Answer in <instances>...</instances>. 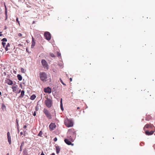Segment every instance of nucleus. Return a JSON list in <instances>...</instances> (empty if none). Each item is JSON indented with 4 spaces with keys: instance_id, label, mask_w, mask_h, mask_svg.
<instances>
[{
    "instance_id": "a211bd4d",
    "label": "nucleus",
    "mask_w": 155,
    "mask_h": 155,
    "mask_svg": "<svg viewBox=\"0 0 155 155\" xmlns=\"http://www.w3.org/2000/svg\"><path fill=\"white\" fill-rule=\"evenodd\" d=\"M10 46V44L9 43H8L6 47L5 48V49L6 51H8L9 49L8 48V47H9Z\"/></svg>"
},
{
    "instance_id": "ea45409f",
    "label": "nucleus",
    "mask_w": 155,
    "mask_h": 155,
    "mask_svg": "<svg viewBox=\"0 0 155 155\" xmlns=\"http://www.w3.org/2000/svg\"><path fill=\"white\" fill-rule=\"evenodd\" d=\"M23 155H27V152L24 153L23 154Z\"/></svg>"
},
{
    "instance_id": "37998d69",
    "label": "nucleus",
    "mask_w": 155,
    "mask_h": 155,
    "mask_svg": "<svg viewBox=\"0 0 155 155\" xmlns=\"http://www.w3.org/2000/svg\"><path fill=\"white\" fill-rule=\"evenodd\" d=\"M41 155H45V154L43 153V152H42V153H41Z\"/></svg>"
},
{
    "instance_id": "7c9ffc66",
    "label": "nucleus",
    "mask_w": 155,
    "mask_h": 155,
    "mask_svg": "<svg viewBox=\"0 0 155 155\" xmlns=\"http://www.w3.org/2000/svg\"><path fill=\"white\" fill-rule=\"evenodd\" d=\"M18 47H23V45L21 44H19L18 45Z\"/></svg>"
},
{
    "instance_id": "e433bc0d",
    "label": "nucleus",
    "mask_w": 155,
    "mask_h": 155,
    "mask_svg": "<svg viewBox=\"0 0 155 155\" xmlns=\"http://www.w3.org/2000/svg\"><path fill=\"white\" fill-rule=\"evenodd\" d=\"M35 97H30V99L31 100H34Z\"/></svg>"
},
{
    "instance_id": "4be33fe9",
    "label": "nucleus",
    "mask_w": 155,
    "mask_h": 155,
    "mask_svg": "<svg viewBox=\"0 0 155 155\" xmlns=\"http://www.w3.org/2000/svg\"><path fill=\"white\" fill-rule=\"evenodd\" d=\"M12 89L13 91L15 92L17 91V87L16 86H13L12 87Z\"/></svg>"
},
{
    "instance_id": "58836bf2",
    "label": "nucleus",
    "mask_w": 155,
    "mask_h": 155,
    "mask_svg": "<svg viewBox=\"0 0 155 155\" xmlns=\"http://www.w3.org/2000/svg\"><path fill=\"white\" fill-rule=\"evenodd\" d=\"M27 127V126L26 125H24V127H23V128L25 129H26Z\"/></svg>"
},
{
    "instance_id": "f3484780",
    "label": "nucleus",
    "mask_w": 155,
    "mask_h": 155,
    "mask_svg": "<svg viewBox=\"0 0 155 155\" xmlns=\"http://www.w3.org/2000/svg\"><path fill=\"white\" fill-rule=\"evenodd\" d=\"M60 107L61 109L62 110H63V104H62V99L61 98L60 101Z\"/></svg>"
},
{
    "instance_id": "cd10ccee",
    "label": "nucleus",
    "mask_w": 155,
    "mask_h": 155,
    "mask_svg": "<svg viewBox=\"0 0 155 155\" xmlns=\"http://www.w3.org/2000/svg\"><path fill=\"white\" fill-rule=\"evenodd\" d=\"M24 91H22L21 93V95L22 96H24Z\"/></svg>"
},
{
    "instance_id": "8fccbe9b",
    "label": "nucleus",
    "mask_w": 155,
    "mask_h": 155,
    "mask_svg": "<svg viewBox=\"0 0 155 155\" xmlns=\"http://www.w3.org/2000/svg\"><path fill=\"white\" fill-rule=\"evenodd\" d=\"M1 95V92H0V96Z\"/></svg>"
},
{
    "instance_id": "c756f323",
    "label": "nucleus",
    "mask_w": 155,
    "mask_h": 155,
    "mask_svg": "<svg viewBox=\"0 0 155 155\" xmlns=\"http://www.w3.org/2000/svg\"><path fill=\"white\" fill-rule=\"evenodd\" d=\"M22 34L21 33H19L18 34V36L19 37H21L22 36Z\"/></svg>"
},
{
    "instance_id": "4468645a",
    "label": "nucleus",
    "mask_w": 155,
    "mask_h": 155,
    "mask_svg": "<svg viewBox=\"0 0 155 155\" xmlns=\"http://www.w3.org/2000/svg\"><path fill=\"white\" fill-rule=\"evenodd\" d=\"M5 82L8 84L12 85L13 84V82L12 81L9 79H7L5 80Z\"/></svg>"
},
{
    "instance_id": "79ce46f5",
    "label": "nucleus",
    "mask_w": 155,
    "mask_h": 155,
    "mask_svg": "<svg viewBox=\"0 0 155 155\" xmlns=\"http://www.w3.org/2000/svg\"><path fill=\"white\" fill-rule=\"evenodd\" d=\"M31 97H36L35 95H32Z\"/></svg>"
},
{
    "instance_id": "5701e85b",
    "label": "nucleus",
    "mask_w": 155,
    "mask_h": 155,
    "mask_svg": "<svg viewBox=\"0 0 155 155\" xmlns=\"http://www.w3.org/2000/svg\"><path fill=\"white\" fill-rule=\"evenodd\" d=\"M42 132L41 131L39 132V134H38V136H39L41 137H42Z\"/></svg>"
},
{
    "instance_id": "a18cd8bd",
    "label": "nucleus",
    "mask_w": 155,
    "mask_h": 155,
    "mask_svg": "<svg viewBox=\"0 0 155 155\" xmlns=\"http://www.w3.org/2000/svg\"><path fill=\"white\" fill-rule=\"evenodd\" d=\"M20 135H22L23 134V133H22V132H21L20 133Z\"/></svg>"
},
{
    "instance_id": "603ef678",
    "label": "nucleus",
    "mask_w": 155,
    "mask_h": 155,
    "mask_svg": "<svg viewBox=\"0 0 155 155\" xmlns=\"http://www.w3.org/2000/svg\"><path fill=\"white\" fill-rule=\"evenodd\" d=\"M26 51H28L27 49H26Z\"/></svg>"
},
{
    "instance_id": "aec40b11",
    "label": "nucleus",
    "mask_w": 155,
    "mask_h": 155,
    "mask_svg": "<svg viewBox=\"0 0 155 155\" xmlns=\"http://www.w3.org/2000/svg\"><path fill=\"white\" fill-rule=\"evenodd\" d=\"M17 77L18 80L19 81H21L22 79V77L21 75L20 74H18L17 75Z\"/></svg>"
},
{
    "instance_id": "72a5a7b5",
    "label": "nucleus",
    "mask_w": 155,
    "mask_h": 155,
    "mask_svg": "<svg viewBox=\"0 0 155 155\" xmlns=\"http://www.w3.org/2000/svg\"><path fill=\"white\" fill-rule=\"evenodd\" d=\"M16 21L19 24H20L19 22V21L18 20V18H17L16 19Z\"/></svg>"
},
{
    "instance_id": "de8ad7c7",
    "label": "nucleus",
    "mask_w": 155,
    "mask_h": 155,
    "mask_svg": "<svg viewBox=\"0 0 155 155\" xmlns=\"http://www.w3.org/2000/svg\"><path fill=\"white\" fill-rule=\"evenodd\" d=\"M2 34L0 33V36H2Z\"/></svg>"
},
{
    "instance_id": "b1692460",
    "label": "nucleus",
    "mask_w": 155,
    "mask_h": 155,
    "mask_svg": "<svg viewBox=\"0 0 155 155\" xmlns=\"http://www.w3.org/2000/svg\"><path fill=\"white\" fill-rule=\"evenodd\" d=\"M1 41L3 42H6L7 41V40L6 38H4L1 40Z\"/></svg>"
},
{
    "instance_id": "9d476101",
    "label": "nucleus",
    "mask_w": 155,
    "mask_h": 155,
    "mask_svg": "<svg viewBox=\"0 0 155 155\" xmlns=\"http://www.w3.org/2000/svg\"><path fill=\"white\" fill-rule=\"evenodd\" d=\"M7 136L9 143V144H11V137L10 136V132H7Z\"/></svg>"
},
{
    "instance_id": "c85d7f7f",
    "label": "nucleus",
    "mask_w": 155,
    "mask_h": 155,
    "mask_svg": "<svg viewBox=\"0 0 155 155\" xmlns=\"http://www.w3.org/2000/svg\"><path fill=\"white\" fill-rule=\"evenodd\" d=\"M60 80L61 82L62 83V84L63 85H66V84L63 82V81L61 78H60Z\"/></svg>"
},
{
    "instance_id": "ddd939ff",
    "label": "nucleus",
    "mask_w": 155,
    "mask_h": 155,
    "mask_svg": "<svg viewBox=\"0 0 155 155\" xmlns=\"http://www.w3.org/2000/svg\"><path fill=\"white\" fill-rule=\"evenodd\" d=\"M64 141L68 145H71L72 146L74 145L73 143H72L71 142L67 139H65Z\"/></svg>"
},
{
    "instance_id": "49530a36",
    "label": "nucleus",
    "mask_w": 155,
    "mask_h": 155,
    "mask_svg": "<svg viewBox=\"0 0 155 155\" xmlns=\"http://www.w3.org/2000/svg\"><path fill=\"white\" fill-rule=\"evenodd\" d=\"M51 155H55L54 153H53L51 154Z\"/></svg>"
},
{
    "instance_id": "1a4fd4ad",
    "label": "nucleus",
    "mask_w": 155,
    "mask_h": 155,
    "mask_svg": "<svg viewBox=\"0 0 155 155\" xmlns=\"http://www.w3.org/2000/svg\"><path fill=\"white\" fill-rule=\"evenodd\" d=\"M154 127L153 124H146L144 126L143 129L144 130L146 128L149 129L150 128H153Z\"/></svg>"
},
{
    "instance_id": "a19ab883",
    "label": "nucleus",
    "mask_w": 155,
    "mask_h": 155,
    "mask_svg": "<svg viewBox=\"0 0 155 155\" xmlns=\"http://www.w3.org/2000/svg\"><path fill=\"white\" fill-rule=\"evenodd\" d=\"M2 13V10L1 9V8H0V14H1Z\"/></svg>"
},
{
    "instance_id": "f704fd0d",
    "label": "nucleus",
    "mask_w": 155,
    "mask_h": 155,
    "mask_svg": "<svg viewBox=\"0 0 155 155\" xmlns=\"http://www.w3.org/2000/svg\"><path fill=\"white\" fill-rule=\"evenodd\" d=\"M33 115L34 116H36V112L35 111L34 113H33Z\"/></svg>"
},
{
    "instance_id": "f257e3e1",
    "label": "nucleus",
    "mask_w": 155,
    "mask_h": 155,
    "mask_svg": "<svg viewBox=\"0 0 155 155\" xmlns=\"http://www.w3.org/2000/svg\"><path fill=\"white\" fill-rule=\"evenodd\" d=\"M68 134L70 135V137L71 138H75L76 137V133L73 129H69L68 131Z\"/></svg>"
},
{
    "instance_id": "2eb2a0df",
    "label": "nucleus",
    "mask_w": 155,
    "mask_h": 155,
    "mask_svg": "<svg viewBox=\"0 0 155 155\" xmlns=\"http://www.w3.org/2000/svg\"><path fill=\"white\" fill-rule=\"evenodd\" d=\"M32 44L31 45V48H33L35 46V41H34V38L32 36Z\"/></svg>"
},
{
    "instance_id": "3c124183",
    "label": "nucleus",
    "mask_w": 155,
    "mask_h": 155,
    "mask_svg": "<svg viewBox=\"0 0 155 155\" xmlns=\"http://www.w3.org/2000/svg\"><path fill=\"white\" fill-rule=\"evenodd\" d=\"M6 155H9V153H8Z\"/></svg>"
},
{
    "instance_id": "9b49d317",
    "label": "nucleus",
    "mask_w": 155,
    "mask_h": 155,
    "mask_svg": "<svg viewBox=\"0 0 155 155\" xmlns=\"http://www.w3.org/2000/svg\"><path fill=\"white\" fill-rule=\"evenodd\" d=\"M44 91L45 93H50L51 92V89L49 87H48L44 89Z\"/></svg>"
},
{
    "instance_id": "412c9836",
    "label": "nucleus",
    "mask_w": 155,
    "mask_h": 155,
    "mask_svg": "<svg viewBox=\"0 0 155 155\" xmlns=\"http://www.w3.org/2000/svg\"><path fill=\"white\" fill-rule=\"evenodd\" d=\"M5 17H6V20L8 16H7V10L6 8V6H5Z\"/></svg>"
},
{
    "instance_id": "a878e982",
    "label": "nucleus",
    "mask_w": 155,
    "mask_h": 155,
    "mask_svg": "<svg viewBox=\"0 0 155 155\" xmlns=\"http://www.w3.org/2000/svg\"><path fill=\"white\" fill-rule=\"evenodd\" d=\"M2 45L3 47L5 48V46L6 45V43L2 42Z\"/></svg>"
},
{
    "instance_id": "c9c22d12",
    "label": "nucleus",
    "mask_w": 155,
    "mask_h": 155,
    "mask_svg": "<svg viewBox=\"0 0 155 155\" xmlns=\"http://www.w3.org/2000/svg\"><path fill=\"white\" fill-rule=\"evenodd\" d=\"M51 55L52 57H55L54 55L53 54H51Z\"/></svg>"
},
{
    "instance_id": "dca6fc26",
    "label": "nucleus",
    "mask_w": 155,
    "mask_h": 155,
    "mask_svg": "<svg viewBox=\"0 0 155 155\" xmlns=\"http://www.w3.org/2000/svg\"><path fill=\"white\" fill-rule=\"evenodd\" d=\"M56 153L58 154L60 151V149L58 146H56L55 147Z\"/></svg>"
},
{
    "instance_id": "6ab92c4d",
    "label": "nucleus",
    "mask_w": 155,
    "mask_h": 155,
    "mask_svg": "<svg viewBox=\"0 0 155 155\" xmlns=\"http://www.w3.org/2000/svg\"><path fill=\"white\" fill-rule=\"evenodd\" d=\"M16 123L17 124V127L18 130V131H19V124H18V120L16 119Z\"/></svg>"
},
{
    "instance_id": "f8f14e48",
    "label": "nucleus",
    "mask_w": 155,
    "mask_h": 155,
    "mask_svg": "<svg viewBox=\"0 0 155 155\" xmlns=\"http://www.w3.org/2000/svg\"><path fill=\"white\" fill-rule=\"evenodd\" d=\"M154 131L153 130L149 131V130H146L145 131V134L147 135H150L153 134Z\"/></svg>"
},
{
    "instance_id": "39448f33",
    "label": "nucleus",
    "mask_w": 155,
    "mask_h": 155,
    "mask_svg": "<svg viewBox=\"0 0 155 155\" xmlns=\"http://www.w3.org/2000/svg\"><path fill=\"white\" fill-rule=\"evenodd\" d=\"M45 103L46 106L48 108L51 107L52 106L51 101L48 99V97H47V100L45 101Z\"/></svg>"
},
{
    "instance_id": "6e6552de",
    "label": "nucleus",
    "mask_w": 155,
    "mask_h": 155,
    "mask_svg": "<svg viewBox=\"0 0 155 155\" xmlns=\"http://www.w3.org/2000/svg\"><path fill=\"white\" fill-rule=\"evenodd\" d=\"M56 126L54 124L51 123L49 126V128L50 130H52L55 128Z\"/></svg>"
},
{
    "instance_id": "09e8293b",
    "label": "nucleus",
    "mask_w": 155,
    "mask_h": 155,
    "mask_svg": "<svg viewBox=\"0 0 155 155\" xmlns=\"http://www.w3.org/2000/svg\"><path fill=\"white\" fill-rule=\"evenodd\" d=\"M80 109V107H77V109Z\"/></svg>"
},
{
    "instance_id": "393cba45",
    "label": "nucleus",
    "mask_w": 155,
    "mask_h": 155,
    "mask_svg": "<svg viewBox=\"0 0 155 155\" xmlns=\"http://www.w3.org/2000/svg\"><path fill=\"white\" fill-rule=\"evenodd\" d=\"M2 110H4V109H5L6 107L5 105H4L3 104L2 105Z\"/></svg>"
},
{
    "instance_id": "4c0bfd02",
    "label": "nucleus",
    "mask_w": 155,
    "mask_h": 155,
    "mask_svg": "<svg viewBox=\"0 0 155 155\" xmlns=\"http://www.w3.org/2000/svg\"><path fill=\"white\" fill-rule=\"evenodd\" d=\"M61 55V54L60 53H58V56H60Z\"/></svg>"
},
{
    "instance_id": "bb28decb",
    "label": "nucleus",
    "mask_w": 155,
    "mask_h": 155,
    "mask_svg": "<svg viewBox=\"0 0 155 155\" xmlns=\"http://www.w3.org/2000/svg\"><path fill=\"white\" fill-rule=\"evenodd\" d=\"M21 71L23 73H24L25 72V69L23 68H21Z\"/></svg>"
},
{
    "instance_id": "2f4dec72",
    "label": "nucleus",
    "mask_w": 155,
    "mask_h": 155,
    "mask_svg": "<svg viewBox=\"0 0 155 155\" xmlns=\"http://www.w3.org/2000/svg\"><path fill=\"white\" fill-rule=\"evenodd\" d=\"M24 144V143H22L21 144V147H20V150L21 151V150H22V149H21V147L22 146V145H23Z\"/></svg>"
},
{
    "instance_id": "f03ea898",
    "label": "nucleus",
    "mask_w": 155,
    "mask_h": 155,
    "mask_svg": "<svg viewBox=\"0 0 155 155\" xmlns=\"http://www.w3.org/2000/svg\"><path fill=\"white\" fill-rule=\"evenodd\" d=\"M65 125L68 127H70L73 126V122L71 120L68 119L65 120L64 121Z\"/></svg>"
},
{
    "instance_id": "473e14b6",
    "label": "nucleus",
    "mask_w": 155,
    "mask_h": 155,
    "mask_svg": "<svg viewBox=\"0 0 155 155\" xmlns=\"http://www.w3.org/2000/svg\"><path fill=\"white\" fill-rule=\"evenodd\" d=\"M54 141L55 142H56V141L57 140V138H56V137H55L54 139Z\"/></svg>"
},
{
    "instance_id": "20e7f679",
    "label": "nucleus",
    "mask_w": 155,
    "mask_h": 155,
    "mask_svg": "<svg viewBox=\"0 0 155 155\" xmlns=\"http://www.w3.org/2000/svg\"><path fill=\"white\" fill-rule=\"evenodd\" d=\"M43 112L48 119H51L52 118L51 115L48 110L44 108L43 110Z\"/></svg>"
},
{
    "instance_id": "7ed1b4c3",
    "label": "nucleus",
    "mask_w": 155,
    "mask_h": 155,
    "mask_svg": "<svg viewBox=\"0 0 155 155\" xmlns=\"http://www.w3.org/2000/svg\"><path fill=\"white\" fill-rule=\"evenodd\" d=\"M39 77L40 80L42 81L45 80L47 78V74L45 72H40L39 73Z\"/></svg>"
},
{
    "instance_id": "0eeeda50",
    "label": "nucleus",
    "mask_w": 155,
    "mask_h": 155,
    "mask_svg": "<svg viewBox=\"0 0 155 155\" xmlns=\"http://www.w3.org/2000/svg\"><path fill=\"white\" fill-rule=\"evenodd\" d=\"M44 36L45 38L49 41L51 39V35L50 33L48 32H46L44 34Z\"/></svg>"
},
{
    "instance_id": "c03bdc74",
    "label": "nucleus",
    "mask_w": 155,
    "mask_h": 155,
    "mask_svg": "<svg viewBox=\"0 0 155 155\" xmlns=\"http://www.w3.org/2000/svg\"><path fill=\"white\" fill-rule=\"evenodd\" d=\"M70 80L71 81H72V79L71 78H70Z\"/></svg>"
},
{
    "instance_id": "423d86ee",
    "label": "nucleus",
    "mask_w": 155,
    "mask_h": 155,
    "mask_svg": "<svg viewBox=\"0 0 155 155\" xmlns=\"http://www.w3.org/2000/svg\"><path fill=\"white\" fill-rule=\"evenodd\" d=\"M41 62L44 68L45 69H48V66L46 61L45 59H42L41 60Z\"/></svg>"
}]
</instances>
